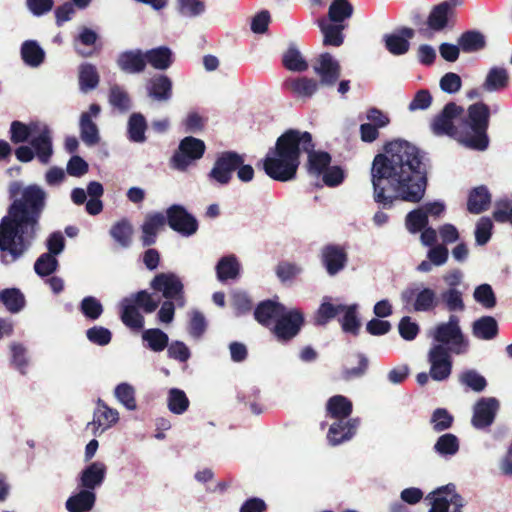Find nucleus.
I'll list each match as a JSON object with an SVG mask.
<instances>
[{"mask_svg":"<svg viewBox=\"0 0 512 512\" xmlns=\"http://www.w3.org/2000/svg\"><path fill=\"white\" fill-rule=\"evenodd\" d=\"M429 159L415 145L394 140L372 162L373 199L383 209H391L396 200L420 202L426 191Z\"/></svg>","mask_w":512,"mask_h":512,"instance_id":"f257e3e1","label":"nucleus"},{"mask_svg":"<svg viewBox=\"0 0 512 512\" xmlns=\"http://www.w3.org/2000/svg\"><path fill=\"white\" fill-rule=\"evenodd\" d=\"M9 198L12 202L0 220V252L4 264L15 262L32 246L40 230L48 194L37 184L21 189L20 183L13 182Z\"/></svg>","mask_w":512,"mask_h":512,"instance_id":"f03ea898","label":"nucleus"},{"mask_svg":"<svg viewBox=\"0 0 512 512\" xmlns=\"http://www.w3.org/2000/svg\"><path fill=\"white\" fill-rule=\"evenodd\" d=\"M302 152L307 154L306 168L310 175L318 177L330 166L331 155L315 150L310 132L288 129L277 138L275 146L268 150L263 160L266 175L279 182L294 180Z\"/></svg>","mask_w":512,"mask_h":512,"instance_id":"7ed1b4c3","label":"nucleus"},{"mask_svg":"<svg viewBox=\"0 0 512 512\" xmlns=\"http://www.w3.org/2000/svg\"><path fill=\"white\" fill-rule=\"evenodd\" d=\"M490 109L484 102L471 104L461 118V144L465 147L484 151L489 146L488 127Z\"/></svg>","mask_w":512,"mask_h":512,"instance_id":"20e7f679","label":"nucleus"},{"mask_svg":"<svg viewBox=\"0 0 512 512\" xmlns=\"http://www.w3.org/2000/svg\"><path fill=\"white\" fill-rule=\"evenodd\" d=\"M464 108L455 102H448L440 113L434 116L430 128L436 136H449L461 143V118Z\"/></svg>","mask_w":512,"mask_h":512,"instance_id":"39448f33","label":"nucleus"},{"mask_svg":"<svg viewBox=\"0 0 512 512\" xmlns=\"http://www.w3.org/2000/svg\"><path fill=\"white\" fill-rule=\"evenodd\" d=\"M459 322V317L451 314L448 322L437 325L434 332V339L441 344L449 345L448 350L455 354L466 352L468 347V341L461 331Z\"/></svg>","mask_w":512,"mask_h":512,"instance_id":"423d86ee","label":"nucleus"},{"mask_svg":"<svg viewBox=\"0 0 512 512\" xmlns=\"http://www.w3.org/2000/svg\"><path fill=\"white\" fill-rule=\"evenodd\" d=\"M431 507L428 512H462L464 498L457 493L453 483L441 486L427 495Z\"/></svg>","mask_w":512,"mask_h":512,"instance_id":"0eeeda50","label":"nucleus"},{"mask_svg":"<svg viewBox=\"0 0 512 512\" xmlns=\"http://www.w3.org/2000/svg\"><path fill=\"white\" fill-rule=\"evenodd\" d=\"M206 151L203 140L193 136L183 138L177 150L171 157V166L179 171H185L197 160L201 159Z\"/></svg>","mask_w":512,"mask_h":512,"instance_id":"6e6552de","label":"nucleus"},{"mask_svg":"<svg viewBox=\"0 0 512 512\" xmlns=\"http://www.w3.org/2000/svg\"><path fill=\"white\" fill-rule=\"evenodd\" d=\"M243 162H245L244 155L236 151L221 152L217 156L208 176L211 180H214L220 185H227L232 179L233 172H235L237 167L241 166Z\"/></svg>","mask_w":512,"mask_h":512,"instance_id":"1a4fd4ad","label":"nucleus"},{"mask_svg":"<svg viewBox=\"0 0 512 512\" xmlns=\"http://www.w3.org/2000/svg\"><path fill=\"white\" fill-rule=\"evenodd\" d=\"M304 322V315L301 311L285 309V312L271 327V332L279 342L286 343L299 334Z\"/></svg>","mask_w":512,"mask_h":512,"instance_id":"9d476101","label":"nucleus"},{"mask_svg":"<svg viewBox=\"0 0 512 512\" xmlns=\"http://www.w3.org/2000/svg\"><path fill=\"white\" fill-rule=\"evenodd\" d=\"M166 224L182 236L190 237L199 228L197 219L186 208L179 204H173L166 209Z\"/></svg>","mask_w":512,"mask_h":512,"instance_id":"9b49d317","label":"nucleus"},{"mask_svg":"<svg viewBox=\"0 0 512 512\" xmlns=\"http://www.w3.org/2000/svg\"><path fill=\"white\" fill-rule=\"evenodd\" d=\"M151 287L160 291L167 300H174L176 305H185L184 285L174 273H159L151 281Z\"/></svg>","mask_w":512,"mask_h":512,"instance_id":"f8f14e48","label":"nucleus"},{"mask_svg":"<svg viewBox=\"0 0 512 512\" xmlns=\"http://www.w3.org/2000/svg\"><path fill=\"white\" fill-rule=\"evenodd\" d=\"M428 361L430 363V377L435 381L446 380L452 371V358L449 354L448 348L443 345H434L428 354Z\"/></svg>","mask_w":512,"mask_h":512,"instance_id":"ddd939ff","label":"nucleus"},{"mask_svg":"<svg viewBox=\"0 0 512 512\" xmlns=\"http://www.w3.org/2000/svg\"><path fill=\"white\" fill-rule=\"evenodd\" d=\"M453 14L454 7L450 2L443 1L435 5L427 17V28H420L419 33L425 37L431 38L433 32H440L448 27L449 19Z\"/></svg>","mask_w":512,"mask_h":512,"instance_id":"4468645a","label":"nucleus"},{"mask_svg":"<svg viewBox=\"0 0 512 512\" xmlns=\"http://www.w3.org/2000/svg\"><path fill=\"white\" fill-rule=\"evenodd\" d=\"M314 72L320 78V85L332 87L341 76L340 63L328 52L321 53L313 65Z\"/></svg>","mask_w":512,"mask_h":512,"instance_id":"2eb2a0df","label":"nucleus"},{"mask_svg":"<svg viewBox=\"0 0 512 512\" xmlns=\"http://www.w3.org/2000/svg\"><path fill=\"white\" fill-rule=\"evenodd\" d=\"M401 299L405 304H412L416 312H428L437 306V296L431 288L409 287L402 291Z\"/></svg>","mask_w":512,"mask_h":512,"instance_id":"dca6fc26","label":"nucleus"},{"mask_svg":"<svg viewBox=\"0 0 512 512\" xmlns=\"http://www.w3.org/2000/svg\"><path fill=\"white\" fill-rule=\"evenodd\" d=\"M321 263L330 276L342 271L347 262L348 255L344 247L337 244H327L321 249Z\"/></svg>","mask_w":512,"mask_h":512,"instance_id":"f3484780","label":"nucleus"},{"mask_svg":"<svg viewBox=\"0 0 512 512\" xmlns=\"http://www.w3.org/2000/svg\"><path fill=\"white\" fill-rule=\"evenodd\" d=\"M499 401L494 397L481 398L474 406L472 425L477 429H484L494 422Z\"/></svg>","mask_w":512,"mask_h":512,"instance_id":"a211bd4d","label":"nucleus"},{"mask_svg":"<svg viewBox=\"0 0 512 512\" xmlns=\"http://www.w3.org/2000/svg\"><path fill=\"white\" fill-rule=\"evenodd\" d=\"M166 225L165 215L161 212L148 213L141 225V243L143 247H151L157 241L158 234Z\"/></svg>","mask_w":512,"mask_h":512,"instance_id":"6ab92c4d","label":"nucleus"},{"mask_svg":"<svg viewBox=\"0 0 512 512\" xmlns=\"http://www.w3.org/2000/svg\"><path fill=\"white\" fill-rule=\"evenodd\" d=\"M414 36V29L410 27H400L397 29L396 33L384 35L383 40L385 43V48L392 55H404L409 51V40H411Z\"/></svg>","mask_w":512,"mask_h":512,"instance_id":"aec40b11","label":"nucleus"},{"mask_svg":"<svg viewBox=\"0 0 512 512\" xmlns=\"http://www.w3.org/2000/svg\"><path fill=\"white\" fill-rule=\"evenodd\" d=\"M286 307L274 300L267 299L258 303L254 309V318L262 326L270 328L285 312Z\"/></svg>","mask_w":512,"mask_h":512,"instance_id":"412c9836","label":"nucleus"},{"mask_svg":"<svg viewBox=\"0 0 512 512\" xmlns=\"http://www.w3.org/2000/svg\"><path fill=\"white\" fill-rule=\"evenodd\" d=\"M118 68L127 74H140L146 69L145 53L140 49L127 50L118 55Z\"/></svg>","mask_w":512,"mask_h":512,"instance_id":"4be33fe9","label":"nucleus"},{"mask_svg":"<svg viewBox=\"0 0 512 512\" xmlns=\"http://www.w3.org/2000/svg\"><path fill=\"white\" fill-rule=\"evenodd\" d=\"M30 145L42 164H48L53 155L52 133L51 130L44 126L39 134L30 140Z\"/></svg>","mask_w":512,"mask_h":512,"instance_id":"5701e85b","label":"nucleus"},{"mask_svg":"<svg viewBox=\"0 0 512 512\" xmlns=\"http://www.w3.org/2000/svg\"><path fill=\"white\" fill-rule=\"evenodd\" d=\"M317 25L323 35V46L340 47L344 43L343 30L347 27L346 24L332 23L322 17L317 19Z\"/></svg>","mask_w":512,"mask_h":512,"instance_id":"b1692460","label":"nucleus"},{"mask_svg":"<svg viewBox=\"0 0 512 512\" xmlns=\"http://www.w3.org/2000/svg\"><path fill=\"white\" fill-rule=\"evenodd\" d=\"M172 80L165 74L154 75L147 84L149 97L159 102H166L172 97Z\"/></svg>","mask_w":512,"mask_h":512,"instance_id":"393cba45","label":"nucleus"},{"mask_svg":"<svg viewBox=\"0 0 512 512\" xmlns=\"http://www.w3.org/2000/svg\"><path fill=\"white\" fill-rule=\"evenodd\" d=\"M106 472L107 467L104 463L99 461L91 463L80 474V486L92 491L103 483Z\"/></svg>","mask_w":512,"mask_h":512,"instance_id":"a878e982","label":"nucleus"},{"mask_svg":"<svg viewBox=\"0 0 512 512\" xmlns=\"http://www.w3.org/2000/svg\"><path fill=\"white\" fill-rule=\"evenodd\" d=\"M358 425L359 419H349L346 422L339 420L338 422L333 423L330 426L327 435L329 443L335 446L351 439L355 434Z\"/></svg>","mask_w":512,"mask_h":512,"instance_id":"bb28decb","label":"nucleus"},{"mask_svg":"<svg viewBox=\"0 0 512 512\" xmlns=\"http://www.w3.org/2000/svg\"><path fill=\"white\" fill-rule=\"evenodd\" d=\"M320 83L308 77L289 78L284 82V87L292 94L301 98H311L318 90Z\"/></svg>","mask_w":512,"mask_h":512,"instance_id":"cd10ccee","label":"nucleus"},{"mask_svg":"<svg viewBox=\"0 0 512 512\" xmlns=\"http://www.w3.org/2000/svg\"><path fill=\"white\" fill-rule=\"evenodd\" d=\"M120 308V319L126 327L132 330L143 328L144 317L139 312V308L128 297L122 299Z\"/></svg>","mask_w":512,"mask_h":512,"instance_id":"c85d7f7f","label":"nucleus"},{"mask_svg":"<svg viewBox=\"0 0 512 512\" xmlns=\"http://www.w3.org/2000/svg\"><path fill=\"white\" fill-rule=\"evenodd\" d=\"M146 65L150 64L154 69L166 70L174 62L173 53L167 46H159L145 52Z\"/></svg>","mask_w":512,"mask_h":512,"instance_id":"c756f323","label":"nucleus"},{"mask_svg":"<svg viewBox=\"0 0 512 512\" xmlns=\"http://www.w3.org/2000/svg\"><path fill=\"white\" fill-rule=\"evenodd\" d=\"M109 234L120 247L129 248L133 241L134 228L129 219L122 218L111 226Z\"/></svg>","mask_w":512,"mask_h":512,"instance_id":"7c9ffc66","label":"nucleus"},{"mask_svg":"<svg viewBox=\"0 0 512 512\" xmlns=\"http://www.w3.org/2000/svg\"><path fill=\"white\" fill-rule=\"evenodd\" d=\"M345 304H333L329 298H324L314 314V325L324 327L330 321L342 314Z\"/></svg>","mask_w":512,"mask_h":512,"instance_id":"2f4dec72","label":"nucleus"},{"mask_svg":"<svg viewBox=\"0 0 512 512\" xmlns=\"http://www.w3.org/2000/svg\"><path fill=\"white\" fill-rule=\"evenodd\" d=\"M491 203V195L485 186L472 189L468 196L467 210L472 214L486 211Z\"/></svg>","mask_w":512,"mask_h":512,"instance_id":"473e14b6","label":"nucleus"},{"mask_svg":"<svg viewBox=\"0 0 512 512\" xmlns=\"http://www.w3.org/2000/svg\"><path fill=\"white\" fill-rule=\"evenodd\" d=\"M96 501V495L89 490H81L79 493L72 495L66 501V509L69 512H88Z\"/></svg>","mask_w":512,"mask_h":512,"instance_id":"72a5a7b5","label":"nucleus"},{"mask_svg":"<svg viewBox=\"0 0 512 512\" xmlns=\"http://www.w3.org/2000/svg\"><path fill=\"white\" fill-rule=\"evenodd\" d=\"M338 321L344 333L358 336L361 328V321L358 317V305H345L342 317L338 318Z\"/></svg>","mask_w":512,"mask_h":512,"instance_id":"f704fd0d","label":"nucleus"},{"mask_svg":"<svg viewBox=\"0 0 512 512\" xmlns=\"http://www.w3.org/2000/svg\"><path fill=\"white\" fill-rule=\"evenodd\" d=\"M473 335L482 340H491L498 335V324L492 316H482L472 325Z\"/></svg>","mask_w":512,"mask_h":512,"instance_id":"c9c22d12","label":"nucleus"},{"mask_svg":"<svg viewBox=\"0 0 512 512\" xmlns=\"http://www.w3.org/2000/svg\"><path fill=\"white\" fill-rule=\"evenodd\" d=\"M98 39V35L90 28L83 27L75 39L74 48L76 52L82 57H90L93 55L95 48L94 45Z\"/></svg>","mask_w":512,"mask_h":512,"instance_id":"e433bc0d","label":"nucleus"},{"mask_svg":"<svg viewBox=\"0 0 512 512\" xmlns=\"http://www.w3.org/2000/svg\"><path fill=\"white\" fill-rule=\"evenodd\" d=\"M145 347L153 352H161L168 347L169 337L159 328H150L142 332Z\"/></svg>","mask_w":512,"mask_h":512,"instance_id":"4c0bfd02","label":"nucleus"},{"mask_svg":"<svg viewBox=\"0 0 512 512\" xmlns=\"http://www.w3.org/2000/svg\"><path fill=\"white\" fill-rule=\"evenodd\" d=\"M327 412L332 418L343 420L352 413V402L343 395L332 396L327 402Z\"/></svg>","mask_w":512,"mask_h":512,"instance_id":"58836bf2","label":"nucleus"},{"mask_svg":"<svg viewBox=\"0 0 512 512\" xmlns=\"http://www.w3.org/2000/svg\"><path fill=\"white\" fill-rule=\"evenodd\" d=\"M79 127L80 138L87 146H94L99 143V130L96 123L91 119V114H81Z\"/></svg>","mask_w":512,"mask_h":512,"instance_id":"ea45409f","label":"nucleus"},{"mask_svg":"<svg viewBox=\"0 0 512 512\" xmlns=\"http://www.w3.org/2000/svg\"><path fill=\"white\" fill-rule=\"evenodd\" d=\"M354 8L349 0H333L328 9V21L336 24H344L350 19Z\"/></svg>","mask_w":512,"mask_h":512,"instance_id":"a19ab883","label":"nucleus"},{"mask_svg":"<svg viewBox=\"0 0 512 512\" xmlns=\"http://www.w3.org/2000/svg\"><path fill=\"white\" fill-rule=\"evenodd\" d=\"M458 45L465 53L477 52L485 48V36L476 30H469L461 34Z\"/></svg>","mask_w":512,"mask_h":512,"instance_id":"79ce46f5","label":"nucleus"},{"mask_svg":"<svg viewBox=\"0 0 512 512\" xmlns=\"http://www.w3.org/2000/svg\"><path fill=\"white\" fill-rule=\"evenodd\" d=\"M147 130V122L141 113H133L128 119L127 133L130 141L135 143H143L146 141L145 132Z\"/></svg>","mask_w":512,"mask_h":512,"instance_id":"37998d69","label":"nucleus"},{"mask_svg":"<svg viewBox=\"0 0 512 512\" xmlns=\"http://www.w3.org/2000/svg\"><path fill=\"white\" fill-rule=\"evenodd\" d=\"M509 84V75L503 67H492L483 83V89L486 91H499L506 88Z\"/></svg>","mask_w":512,"mask_h":512,"instance_id":"c03bdc74","label":"nucleus"},{"mask_svg":"<svg viewBox=\"0 0 512 512\" xmlns=\"http://www.w3.org/2000/svg\"><path fill=\"white\" fill-rule=\"evenodd\" d=\"M0 302L11 313L21 311L25 306V297L18 288H6L0 291Z\"/></svg>","mask_w":512,"mask_h":512,"instance_id":"a18cd8bd","label":"nucleus"},{"mask_svg":"<svg viewBox=\"0 0 512 512\" xmlns=\"http://www.w3.org/2000/svg\"><path fill=\"white\" fill-rule=\"evenodd\" d=\"M283 66L294 72H304L308 69V62L295 45H290L282 56Z\"/></svg>","mask_w":512,"mask_h":512,"instance_id":"49530a36","label":"nucleus"},{"mask_svg":"<svg viewBox=\"0 0 512 512\" xmlns=\"http://www.w3.org/2000/svg\"><path fill=\"white\" fill-rule=\"evenodd\" d=\"M240 272V265L235 256L222 257L216 265L217 278L221 282L235 279Z\"/></svg>","mask_w":512,"mask_h":512,"instance_id":"de8ad7c7","label":"nucleus"},{"mask_svg":"<svg viewBox=\"0 0 512 512\" xmlns=\"http://www.w3.org/2000/svg\"><path fill=\"white\" fill-rule=\"evenodd\" d=\"M21 57L23 61L32 67L43 63L45 52L34 40H27L21 46Z\"/></svg>","mask_w":512,"mask_h":512,"instance_id":"09e8293b","label":"nucleus"},{"mask_svg":"<svg viewBox=\"0 0 512 512\" xmlns=\"http://www.w3.org/2000/svg\"><path fill=\"white\" fill-rule=\"evenodd\" d=\"M119 420L116 409L110 408L101 399L98 400L97 410L94 412L93 424L108 428Z\"/></svg>","mask_w":512,"mask_h":512,"instance_id":"8fccbe9b","label":"nucleus"},{"mask_svg":"<svg viewBox=\"0 0 512 512\" xmlns=\"http://www.w3.org/2000/svg\"><path fill=\"white\" fill-rule=\"evenodd\" d=\"M99 84V74L96 67L90 63H84L79 68V85L81 90L89 91Z\"/></svg>","mask_w":512,"mask_h":512,"instance_id":"3c124183","label":"nucleus"},{"mask_svg":"<svg viewBox=\"0 0 512 512\" xmlns=\"http://www.w3.org/2000/svg\"><path fill=\"white\" fill-rule=\"evenodd\" d=\"M108 100L110 105L120 112H127L131 108L129 94L117 84L110 88Z\"/></svg>","mask_w":512,"mask_h":512,"instance_id":"603ef678","label":"nucleus"},{"mask_svg":"<svg viewBox=\"0 0 512 512\" xmlns=\"http://www.w3.org/2000/svg\"><path fill=\"white\" fill-rule=\"evenodd\" d=\"M189 399L185 392L178 388L170 389L168 393V408L177 415H181L187 411L189 407Z\"/></svg>","mask_w":512,"mask_h":512,"instance_id":"864d4df0","label":"nucleus"},{"mask_svg":"<svg viewBox=\"0 0 512 512\" xmlns=\"http://www.w3.org/2000/svg\"><path fill=\"white\" fill-rule=\"evenodd\" d=\"M434 450L442 456L455 455L459 450V440L452 433L443 434L434 444Z\"/></svg>","mask_w":512,"mask_h":512,"instance_id":"5fc2aeb1","label":"nucleus"},{"mask_svg":"<svg viewBox=\"0 0 512 512\" xmlns=\"http://www.w3.org/2000/svg\"><path fill=\"white\" fill-rule=\"evenodd\" d=\"M35 126H36L35 124L27 125L18 120L13 121L10 125V130H9L11 142L13 144H20V143L27 142L30 139V137L34 131L33 127H35Z\"/></svg>","mask_w":512,"mask_h":512,"instance_id":"6e6d98bb","label":"nucleus"},{"mask_svg":"<svg viewBox=\"0 0 512 512\" xmlns=\"http://www.w3.org/2000/svg\"><path fill=\"white\" fill-rule=\"evenodd\" d=\"M454 422L453 415L445 408H437L433 411L430 419L432 428L435 432L440 433L452 427Z\"/></svg>","mask_w":512,"mask_h":512,"instance_id":"4d7b16f0","label":"nucleus"},{"mask_svg":"<svg viewBox=\"0 0 512 512\" xmlns=\"http://www.w3.org/2000/svg\"><path fill=\"white\" fill-rule=\"evenodd\" d=\"M427 225L428 217L423 208L414 209L406 216V227L411 233L420 232L425 229Z\"/></svg>","mask_w":512,"mask_h":512,"instance_id":"13d9d810","label":"nucleus"},{"mask_svg":"<svg viewBox=\"0 0 512 512\" xmlns=\"http://www.w3.org/2000/svg\"><path fill=\"white\" fill-rule=\"evenodd\" d=\"M128 298L145 313H152L159 306V300L153 299L152 295L146 290H140L131 294Z\"/></svg>","mask_w":512,"mask_h":512,"instance_id":"bf43d9fd","label":"nucleus"},{"mask_svg":"<svg viewBox=\"0 0 512 512\" xmlns=\"http://www.w3.org/2000/svg\"><path fill=\"white\" fill-rule=\"evenodd\" d=\"M59 263L55 256L49 253H43L38 257L34 264L35 272L41 276H49L57 270Z\"/></svg>","mask_w":512,"mask_h":512,"instance_id":"052dcab7","label":"nucleus"},{"mask_svg":"<svg viewBox=\"0 0 512 512\" xmlns=\"http://www.w3.org/2000/svg\"><path fill=\"white\" fill-rule=\"evenodd\" d=\"M473 297L476 302L481 304L486 309H491L496 306V296L489 284H481L474 290Z\"/></svg>","mask_w":512,"mask_h":512,"instance_id":"680f3d73","label":"nucleus"},{"mask_svg":"<svg viewBox=\"0 0 512 512\" xmlns=\"http://www.w3.org/2000/svg\"><path fill=\"white\" fill-rule=\"evenodd\" d=\"M115 397L128 410H135L137 407L135 399V389L128 383H120L114 390Z\"/></svg>","mask_w":512,"mask_h":512,"instance_id":"e2e57ef3","label":"nucleus"},{"mask_svg":"<svg viewBox=\"0 0 512 512\" xmlns=\"http://www.w3.org/2000/svg\"><path fill=\"white\" fill-rule=\"evenodd\" d=\"M80 311L86 318L96 320L102 315L103 306L95 297L87 296L80 303Z\"/></svg>","mask_w":512,"mask_h":512,"instance_id":"0e129e2a","label":"nucleus"},{"mask_svg":"<svg viewBox=\"0 0 512 512\" xmlns=\"http://www.w3.org/2000/svg\"><path fill=\"white\" fill-rule=\"evenodd\" d=\"M460 382L475 392L483 391L487 386L486 379L475 370H466L460 375Z\"/></svg>","mask_w":512,"mask_h":512,"instance_id":"69168bd1","label":"nucleus"},{"mask_svg":"<svg viewBox=\"0 0 512 512\" xmlns=\"http://www.w3.org/2000/svg\"><path fill=\"white\" fill-rule=\"evenodd\" d=\"M441 299L449 311H463L465 309L462 293L456 288H449L442 292Z\"/></svg>","mask_w":512,"mask_h":512,"instance_id":"338daca9","label":"nucleus"},{"mask_svg":"<svg viewBox=\"0 0 512 512\" xmlns=\"http://www.w3.org/2000/svg\"><path fill=\"white\" fill-rule=\"evenodd\" d=\"M86 337L93 344L106 346L111 342L112 333L103 326H93L86 331Z\"/></svg>","mask_w":512,"mask_h":512,"instance_id":"774afa93","label":"nucleus"}]
</instances>
